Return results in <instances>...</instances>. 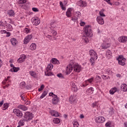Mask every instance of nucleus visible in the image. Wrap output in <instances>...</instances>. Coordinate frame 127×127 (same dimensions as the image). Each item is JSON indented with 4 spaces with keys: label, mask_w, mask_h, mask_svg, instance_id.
Returning <instances> with one entry per match:
<instances>
[{
    "label": "nucleus",
    "mask_w": 127,
    "mask_h": 127,
    "mask_svg": "<svg viewBox=\"0 0 127 127\" xmlns=\"http://www.w3.org/2000/svg\"><path fill=\"white\" fill-rule=\"evenodd\" d=\"M117 60H118L119 65H121V66H125V65H126L127 59H126V58H124V56L122 55L119 56Z\"/></svg>",
    "instance_id": "obj_1"
},
{
    "label": "nucleus",
    "mask_w": 127,
    "mask_h": 127,
    "mask_svg": "<svg viewBox=\"0 0 127 127\" xmlns=\"http://www.w3.org/2000/svg\"><path fill=\"white\" fill-rule=\"evenodd\" d=\"M32 113L27 112L24 114L23 121L24 122H28V121L32 120Z\"/></svg>",
    "instance_id": "obj_2"
},
{
    "label": "nucleus",
    "mask_w": 127,
    "mask_h": 127,
    "mask_svg": "<svg viewBox=\"0 0 127 127\" xmlns=\"http://www.w3.org/2000/svg\"><path fill=\"white\" fill-rule=\"evenodd\" d=\"M72 64V68L73 69V71H74V72H77V73H80V72L81 71V68H82L81 67V65H80L79 64Z\"/></svg>",
    "instance_id": "obj_3"
},
{
    "label": "nucleus",
    "mask_w": 127,
    "mask_h": 127,
    "mask_svg": "<svg viewBox=\"0 0 127 127\" xmlns=\"http://www.w3.org/2000/svg\"><path fill=\"white\" fill-rule=\"evenodd\" d=\"M96 124H103L106 121V119L103 116H99L95 119Z\"/></svg>",
    "instance_id": "obj_4"
},
{
    "label": "nucleus",
    "mask_w": 127,
    "mask_h": 127,
    "mask_svg": "<svg viewBox=\"0 0 127 127\" xmlns=\"http://www.w3.org/2000/svg\"><path fill=\"white\" fill-rule=\"evenodd\" d=\"M84 34L87 37H92V31L91 29L89 28V27H86L84 29Z\"/></svg>",
    "instance_id": "obj_5"
},
{
    "label": "nucleus",
    "mask_w": 127,
    "mask_h": 127,
    "mask_svg": "<svg viewBox=\"0 0 127 127\" xmlns=\"http://www.w3.org/2000/svg\"><path fill=\"white\" fill-rule=\"evenodd\" d=\"M13 113H14V114L16 115V116H17L18 118H22V116H23V114H22V112L20 111V110L17 109H13Z\"/></svg>",
    "instance_id": "obj_6"
},
{
    "label": "nucleus",
    "mask_w": 127,
    "mask_h": 127,
    "mask_svg": "<svg viewBox=\"0 0 127 127\" xmlns=\"http://www.w3.org/2000/svg\"><path fill=\"white\" fill-rule=\"evenodd\" d=\"M73 71V65L72 64H69L66 67L65 73L66 75H69L71 72Z\"/></svg>",
    "instance_id": "obj_7"
},
{
    "label": "nucleus",
    "mask_w": 127,
    "mask_h": 127,
    "mask_svg": "<svg viewBox=\"0 0 127 127\" xmlns=\"http://www.w3.org/2000/svg\"><path fill=\"white\" fill-rule=\"evenodd\" d=\"M89 54L90 55L91 58L92 59H97L98 55L95 51L91 50L89 51Z\"/></svg>",
    "instance_id": "obj_8"
},
{
    "label": "nucleus",
    "mask_w": 127,
    "mask_h": 127,
    "mask_svg": "<svg viewBox=\"0 0 127 127\" xmlns=\"http://www.w3.org/2000/svg\"><path fill=\"white\" fill-rule=\"evenodd\" d=\"M70 86L71 87V90L72 91V92H75V93H76V92H77L78 87H77V85L75 84V83H74V82H71L70 83Z\"/></svg>",
    "instance_id": "obj_9"
},
{
    "label": "nucleus",
    "mask_w": 127,
    "mask_h": 127,
    "mask_svg": "<svg viewBox=\"0 0 127 127\" xmlns=\"http://www.w3.org/2000/svg\"><path fill=\"white\" fill-rule=\"evenodd\" d=\"M32 23L33 24V25L37 26L38 24H39V23H40V21L38 18H32Z\"/></svg>",
    "instance_id": "obj_10"
},
{
    "label": "nucleus",
    "mask_w": 127,
    "mask_h": 127,
    "mask_svg": "<svg viewBox=\"0 0 127 127\" xmlns=\"http://www.w3.org/2000/svg\"><path fill=\"white\" fill-rule=\"evenodd\" d=\"M97 21L99 24L103 25L104 23H105V21H104V19L101 16H97Z\"/></svg>",
    "instance_id": "obj_11"
},
{
    "label": "nucleus",
    "mask_w": 127,
    "mask_h": 127,
    "mask_svg": "<svg viewBox=\"0 0 127 127\" xmlns=\"http://www.w3.org/2000/svg\"><path fill=\"white\" fill-rule=\"evenodd\" d=\"M26 58V56H25V55H22L20 56V58H19L17 60L18 63H22V62H24V61H25Z\"/></svg>",
    "instance_id": "obj_12"
},
{
    "label": "nucleus",
    "mask_w": 127,
    "mask_h": 127,
    "mask_svg": "<svg viewBox=\"0 0 127 127\" xmlns=\"http://www.w3.org/2000/svg\"><path fill=\"white\" fill-rule=\"evenodd\" d=\"M52 102L53 105H57V104L59 103V98H58V96H57V95L55 96V97L52 99Z\"/></svg>",
    "instance_id": "obj_13"
},
{
    "label": "nucleus",
    "mask_w": 127,
    "mask_h": 127,
    "mask_svg": "<svg viewBox=\"0 0 127 127\" xmlns=\"http://www.w3.org/2000/svg\"><path fill=\"white\" fill-rule=\"evenodd\" d=\"M77 4L78 6H80V7H85V6L87 5V3L85 1H83L82 0L78 1Z\"/></svg>",
    "instance_id": "obj_14"
},
{
    "label": "nucleus",
    "mask_w": 127,
    "mask_h": 127,
    "mask_svg": "<svg viewBox=\"0 0 127 127\" xmlns=\"http://www.w3.org/2000/svg\"><path fill=\"white\" fill-rule=\"evenodd\" d=\"M118 40H119V42L125 43V42H127V36L120 37L118 38Z\"/></svg>",
    "instance_id": "obj_15"
},
{
    "label": "nucleus",
    "mask_w": 127,
    "mask_h": 127,
    "mask_svg": "<svg viewBox=\"0 0 127 127\" xmlns=\"http://www.w3.org/2000/svg\"><path fill=\"white\" fill-rule=\"evenodd\" d=\"M50 114L53 117H59V113L57 111H55V110H51Z\"/></svg>",
    "instance_id": "obj_16"
},
{
    "label": "nucleus",
    "mask_w": 127,
    "mask_h": 127,
    "mask_svg": "<svg viewBox=\"0 0 127 127\" xmlns=\"http://www.w3.org/2000/svg\"><path fill=\"white\" fill-rule=\"evenodd\" d=\"M121 89L123 92H127V85L125 83L122 84L121 86Z\"/></svg>",
    "instance_id": "obj_17"
},
{
    "label": "nucleus",
    "mask_w": 127,
    "mask_h": 127,
    "mask_svg": "<svg viewBox=\"0 0 127 127\" xmlns=\"http://www.w3.org/2000/svg\"><path fill=\"white\" fill-rule=\"evenodd\" d=\"M18 109H20V110H22V111H27V107L23 105H19L17 106Z\"/></svg>",
    "instance_id": "obj_18"
},
{
    "label": "nucleus",
    "mask_w": 127,
    "mask_h": 127,
    "mask_svg": "<svg viewBox=\"0 0 127 127\" xmlns=\"http://www.w3.org/2000/svg\"><path fill=\"white\" fill-rule=\"evenodd\" d=\"M106 56L108 59L112 58V52L110 50H107L106 53Z\"/></svg>",
    "instance_id": "obj_19"
},
{
    "label": "nucleus",
    "mask_w": 127,
    "mask_h": 127,
    "mask_svg": "<svg viewBox=\"0 0 127 127\" xmlns=\"http://www.w3.org/2000/svg\"><path fill=\"white\" fill-rule=\"evenodd\" d=\"M87 95H92L94 93V89L93 87H90L86 90Z\"/></svg>",
    "instance_id": "obj_20"
},
{
    "label": "nucleus",
    "mask_w": 127,
    "mask_h": 127,
    "mask_svg": "<svg viewBox=\"0 0 127 127\" xmlns=\"http://www.w3.org/2000/svg\"><path fill=\"white\" fill-rule=\"evenodd\" d=\"M10 42L13 46L16 45L17 44V40H16V38H13L10 39Z\"/></svg>",
    "instance_id": "obj_21"
},
{
    "label": "nucleus",
    "mask_w": 127,
    "mask_h": 127,
    "mask_svg": "<svg viewBox=\"0 0 127 127\" xmlns=\"http://www.w3.org/2000/svg\"><path fill=\"white\" fill-rule=\"evenodd\" d=\"M93 81H94V77H91L85 80L86 86H88L89 85V83H90V84L92 83L93 82Z\"/></svg>",
    "instance_id": "obj_22"
},
{
    "label": "nucleus",
    "mask_w": 127,
    "mask_h": 127,
    "mask_svg": "<svg viewBox=\"0 0 127 127\" xmlns=\"http://www.w3.org/2000/svg\"><path fill=\"white\" fill-rule=\"evenodd\" d=\"M5 27L8 31H10L11 29H12V26L10 25V24H7L5 25Z\"/></svg>",
    "instance_id": "obj_23"
},
{
    "label": "nucleus",
    "mask_w": 127,
    "mask_h": 127,
    "mask_svg": "<svg viewBox=\"0 0 127 127\" xmlns=\"http://www.w3.org/2000/svg\"><path fill=\"white\" fill-rule=\"evenodd\" d=\"M110 44L103 43L102 45V49H107L110 47Z\"/></svg>",
    "instance_id": "obj_24"
},
{
    "label": "nucleus",
    "mask_w": 127,
    "mask_h": 127,
    "mask_svg": "<svg viewBox=\"0 0 127 127\" xmlns=\"http://www.w3.org/2000/svg\"><path fill=\"white\" fill-rule=\"evenodd\" d=\"M76 101V97L75 96H71L69 98V102L71 104H72V103H74Z\"/></svg>",
    "instance_id": "obj_25"
},
{
    "label": "nucleus",
    "mask_w": 127,
    "mask_h": 127,
    "mask_svg": "<svg viewBox=\"0 0 127 127\" xmlns=\"http://www.w3.org/2000/svg\"><path fill=\"white\" fill-rule=\"evenodd\" d=\"M7 14L8 16H14V11L13 10H9L7 11Z\"/></svg>",
    "instance_id": "obj_26"
},
{
    "label": "nucleus",
    "mask_w": 127,
    "mask_h": 127,
    "mask_svg": "<svg viewBox=\"0 0 127 127\" xmlns=\"http://www.w3.org/2000/svg\"><path fill=\"white\" fill-rule=\"evenodd\" d=\"M51 63H53V64H59V61H58L57 59L53 58L51 60Z\"/></svg>",
    "instance_id": "obj_27"
},
{
    "label": "nucleus",
    "mask_w": 127,
    "mask_h": 127,
    "mask_svg": "<svg viewBox=\"0 0 127 127\" xmlns=\"http://www.w3.org/2000/svg\"><path fill=\"white\" fill-rule=\"evenodd\" d=\"M19 70V67H16L15 66H13V68L10 69V72H17Z\"/></svg>",
    "instance_id": "obj_28"
},
{
    "label": "nucleus",
    "mask_w": 127,
    "mask_h": 127,
    "mask_svg": "<svg viewBox=\"0 0 127 127\" xmlns=\"http://www.w3.org/2000/svg\"><path fill=\"white\" fill-rule=\"evenodd\" d=\"M71 8H68L66 12V15L67 17H71L72 13H71Z\"/></svg>",
    "instance_id": "obj_29"
},
{
    "label": "nucleus",
    "mask_w": 127,
    "mask_h": 127,
    "mask_svg": "<svg viewBox=\"0 0 127 127\" xmlns=\"http://www.w3.org/2000/svg\"><path fill=\"white\" fill-rule=\"evenodd\" d=\"M95 79L96 81H97V83H101L102 82V77L98 75H96Z\"/></svg>",
    "instance_id": "obj_30"
},
{
    "label": "nucleus",
    "mask_w": 127,
    "mask_h": 127,
    "mask_svg": "<svg viewBox=\"0 0 127 127\" xmlns=\"http://www.w3.org/2000/svg\"><path fill=\"white\" fill-rule=\"evenodd\" d=\"M29 74L32 76V77H33V78H36V77H37V74L33 71H30Z\"/></svg>",
    "instance_id": "obj_31"
},
{
    "label": "nucleus",
    "mask_w": 127,
    "mask_h": 127,
    "mask_svg": "<svg viewBox=\"0 0 127 127\" xmlns=\"http://www.w3.org/2000/svg\"><path fill=\"white\" fill-rule=\"evenodd\" d=\"M30 49L32 51L35 50L36 49V44L32 43L30 46Z\"/></svg>",
    "instance_id": "obj_32"
},
{
    "label": "nucleus",
    "mask_w": 127,
    "mask_h": 127,
    "mask_svg": "<svg viewBox=\"0 0 127 127\" xmlns=\"http://www.w3.org/2000/svg\"><path fill=\"white\" fill-rule=\"evenodd\" d=\"M105 11V9H102L100 11H99V16H101V17H104L106 16V15L104 14V12Z\"/></svg>",
    "instance_id": "obj_33"
},
{
    "label": "nucleus",
    "mask_w": 127,
    "mask_h": 127,
    "mask_svg": "<svg viewBox=\"0 0 127 127\" xmlns=\"http://www.w3.org/2000/svg\"><path fill=\"white\" fill-rule=\"evenodd\" d=\"M116 92H117V88L114 87L110 90L109 93L111 95H114Z\"/></svg>",
    "instance_id": "obj_34"
},
{
    "label": "nucleus",
    "mask_w": 127,
    "mask_h": 127,
    "mask_svg": "<svg viewBox=\"0 0 127 127\" xmlns=\"http://www.w3.org/2000/svg\"><path fill=\"white\" fill-rule=\"evenodd\" d=\"M56 27V23L55 22H52L51 23V27L50 28L51 29H54Z\"/></svg>",
    "instance_id": "obj_35"
},
{
    "label": "nucleus",
    "mask_w": 127,
    "mask_h": 127,
    "mask_svg": "<svg viewBox=\"0 0 127 127\" xmlns=\"http://www.w3.org/2000/svg\"><path fill=\"white\" fill-rule=\"evenodd\" d=\"M48 92L46 90L44 91L42 95L40 96V99H43V98H44V97H45L46 96H47V94H48Z\"/></svg>",
    "instance_id": "obj_36"
},
{
    "label": "nucleus",
    "mask_w": 127,
    "mask_h": 127,
    "mask_svg": "<svg viewBox=\"0 0 127 127\" xmlns=\"http://www.w3.org/2000/svg\"><path fill=\"white\" fill-rule=\"evenodd\" d=\"M106 74H108V75H112V74H113V70H112V69L111 68H108L106 70Z\"/></svg>",
    "instance_id": "obj_37"
},
{
    "label": "nucleus",
    "mask_w": 127,
    "mask_h": 127,
    "mask_svg": "<svg viewBox=\"0 0 127 127\" xmlns=\"http://www.w3.org/2000/svg\"><path fill=\"white\" fill-rule=\"evenodd\" d=\"M53 123L54 124H60V120L59 118H55L53 120Z\"/></svg>",
    "instance_id": "obj_38"
},
{
    "label": "nucleus",
    "mask_w": 127,
    "mask_h": 127,
    "mask_svg": "<svg viewBox=\"0 0 127 127\" xmlns=\"http://www.w3.org/2000/svg\"><path fill=\"white\" fill-rule=\"evenodd\" d=\"M1 33H6V37H9V36H10V33L7 32L5 30H1Z\"/></svg>",
    "instance_id": "obj_39"
},
{
    "label": "nucleus",
    "mask_w": 127,
    "mask_h": 127,
    "mask_svg": "<svg viewBox=\"0 0 127 127\" xmlns=\"http://www.w3.org/2000/svg\"><path fill=\"white\" fill-rule=\"evenodd\" d=\"M51 33L53 36H56V35H57V32L55 30L52 29L51 30Z\"/></svg>",
    "instance_id": "obj_40"
},
{
    "label": "nucleus",
    "mask_w": 127,
    "mask_h": 127,
    "mask_svg": "<svg viewBox=\"0 0 127 127\" xmlns=\"http://www.w3.org/2000/svg\"><path fill=\"white\" fill-rule=\"evenodd\" d=\"M95 60H97V59L92 58L90 59V62L91 63L92 66H94V65H95Z\"/></svg>",
    "instance_id": "obj_41"
},
{
    "label": "nucleus",
    "mask_w": 127,
    "mask_h": 127,
    "mask_svg": "<svg viewBox=\"0 0 127 127\" xmlns=\"http://www.w3.org/2000/svg\"><path fill=\"white\" fill-rule=\"evenodd\" d=\"M7 108H8V104H7V103H4L2 107V110H3L4 111V110H6V109H7Z\"/></svg>",
    "instance_id": "obj_42"
},
{
    "label": "nucleus",
    "mask_w": 127,
    "mask_h": 127,
    "mask_svg": "<svg viewBox=\"0 0 127 127\" xmlns=\"http://www.w3.org/2000/svg\"><path fill=\"white\" fill-rule=\"evenodd\" d=\"M26 2V0H19L18 1V3L19 4H22L23 3H25Z\"/></svg>",
    "instance_id": "obj_43"
},
{
    "label": "nucleus",
    "mask_w": 127,
    "mask_h": 127,
    "mask_svg": "<svg viewBox=\"0 0 127 127\" xmlns=\"http://www.w3.org/2000/svg\"><path fill=\"white\" fill-rule=\"evenodd\" d=\"M20 88H25V82L23 81L20 83Z\"/></svg>",
    "instance_id": "obj_44"
},
{
    "label": "nucleus",
    "mask_w": 127,
    "mask_h": 127,
    "mask_svg": "<svg viewBox=\"0 0 127 127\" xmlns=\"http://www.w3.org/2000/svg\"><path fill=\"white\" fill-rule=\"evenodd\" d=\"M48 69H49V70H52V69H53V64H49Z\"/></svg>",
    "instance_id": "obj_45"
},
{
    "label": "nucleus",
    "mask_w": 127,
    "mask_h": 127,
    "mask_svg": "<svg viewBox=\"0 0 127 127\" xmlns=\"http://www.w3.org/2000/svg\"><path fill=\"white\" fill-rule=\"evenodd\" d=\"M30 40H29L26 37L24 39V44H27V43H28V42H29Z\"/></svg>",
    "instance_id": "obj_46"
},
{
    "label": "nucleus",
    "mask_w": 127,
    "mask_h": 127,
    "mask_svg": "<svg viewBox=\"0 0 127 127\" xmlns=\"http://www.w3.org/2000/svg\"><path fill=\"white\" fill-rule=\"evenodd\" d=\"M44 89V85L42 84L41 85L40 88L38 89L39 92H41Z\"/></svg>",
    "instance_id": "obj_47"
},
{
    "label": "nucleus",
    "mask_w": 127,
    "mask_h": 127,
    "mask_svg": "<svg viewBox=\"0 0 127 127\" xmlns=\"http://www.w3.org/2000/svg\"><path fill=\"white\" fill-rule=\"evenodd\" d=\"M79 123L77 122H74L73 123V127H79Z\"/></svg>",
    "instance_id": "obj_48"
},
{
    "label": "nucleus",
    "mask_w": 127,
    "mask_h": 127,
    "mask_svg": "<svg viewBox=\"0 0 127 127\" xmlns=\"http://www.w3.org/2000/svg\"><path fill=\"white\" fill-rule=\"evenodd\" d=\"M45 75L46 76H51V75H52V73L49 72L47 71V72H45Z\"/></svg>",
    "instance_id": "obj_49"
},
{
    "label": "nucleus",
    "mask_w": 127,
    "mask_h": 127,
    "mask_svg": "<svg viewBox=\"0 0 127 127\" xmlns=\"http://www.w3.org/2000/svg\"><path fill=\"white\" fill-rule=\"evenodd\" d=\"M23 122H24V120H23L22 121H20L19 122V123H18L19 126H23V125H24V124H23V123H24Z\"/></svg>",
    "instance_id": "obj_50"
},
{
    "label": "nucleus",
    "mask_w": 127,
    "mask_h": 127,
    "mask_svg": "<svg viewBox=\"0 0 127 127\" xmlns=\"http://www.w3.org/2000/svg\"><path fill=\"white\" fill-rule=\"evenodd\" d=\"M111 125H112V124L110 122H107L106 124H105V126L106 127H111Z\"/></svg>",
    "instance_id": "obj_51"
},
{
    "label": "nucleus",
    "mask_w": 127,
    "mask_h": 127,
    "mask_svg": "<svg viewBox=\"0 0 127 127\" xmlns=\"http://www.w3.org/2000/svg\"><path fill=\"white\" fill-rule=\"evenodd\" d=\"M75 13L76 14V15L77 16V17H78V16H81V12L79 11H77L76 12H75Z\"/></svg>",
    "instance_id": "obj_52"
},
{
    "label": "nucleus",
    "mask_w": 127,
    "mask_h": 127,
    "mask_svg": "<svg viewBox=\"0 0 127 127\" xmlns=\"http://www.w3.org/2000/svg\"><path fill=\"white\" fill-rule=\"evenodd\" d=\"M57 76L59 77V78H64V76L62 74V73L58 74Z\"/></svg>",
    "instance_id": "obj_53"
},
{
    "label": "nucleus",
    "mask_w": 127,
    "mask_h": 127,
    "mask_svg": "<svg viewBox=\"0 0 127 127\" xmlns=\"http://www.w3.org/2000/svg\"><path fill=\"white\" fill-rule=\"evenodd\" d=\"M98 105V102H94L92 104V107L95 108Z\"/></svg>",
    "instance_id": "obj_54"
},
{
    "label": "nucleus",
    "mask_w": 127,
    "mask_h": 127,
    "mask_svg": "<svg viewBox=\"0 0 127 127\" xmlns=\"http://www.w3.org/2000/svg\"><path fill=\"white\" fill-rule=\"evenodd\" d=\"M49 96H50V97H53V98L55 97V96H57L55 94H54L53 92H51L49 93Z\"/></svg>",
    "instance_id": "obj_55"
},
{
    "label": "nucleus",
    "mask_w": 127,
    "mask_h": 127,
    "mask_svg": "<svg viewBox=\"0 0 127 127\" xmlns=\"http://www.w3.org/2000/svg\"><path fill=\"white\" fill-rule=\"evenodd\" d=\"M33 11H35V12H37V11H39V10L37 8L33 7L32 8Z\"/></svg>",
    "instance_id": "obj_56"
},
{
    "label": "nucleus",
    "mask_w": 127,
    "mask_h": 127,
    "mask_svg": "<svg viewBox=\"0 0 127 127\" xmlns=\"http://www.w3.org/2000/svg\"><path fill=\"white\" fill-rule=\"evenodd\" d=\"M26 37H27L29 40H31V38H32V35H29Z\"/></svg>",
    "instance_id": "obj_57"
},
{
    "label": "nucleus",
    "mask_w": 127,
    "mask_h": 127,
    "mask_svg": "<svg viewBox=\"0 0 127 127\" xmlns=\"http://www.w3.org/2000/svg\"><path fill=\"white\" fill-rule=\"evenodd\" d=\"M102 79H103V80H107V76L105 74H103L101 76Z\"/></svg>",
    "instance_id": "obj_58"
},
{
    "label": "nucleus",
    "mask_w": 127,
    "mask_h": 127,
    "mask_svg": "<svg viewBox=\"0 0 127 127\" xmlns=\"http://www.w3.org/2000/svg\"><path fill=\"white\" fill-rule=\"evenodd\" d=\"M24 32L25 33H28L29 32V29H28L27 28H25L24 29Z\"/></svg>",
    "instance_id": "obj_59"
},
{
    "label": "nucleus",
    "mask_w": 127,
    "mask_h": 127,
    "mask_svg": "<svg viewBox=\"0 0 127 127\" xmlns=\"http://www.w3.org/2000/svg\"><path fill=\"white\" fill-rule=\"evenodd\" d=\"M105 1H106L107 2V3H108L109 4H110V5H112V4H113L110 2L111 0H105Z\"/></svg>",
    "instance_id": "obj_60"
},
{
    "label": "nucleus",
    "mask_w": 127,
    "mask_h": 127,
    "mask_svg": "<svg viewBox=\"0 0 127 127\" xmlns=\"http://www.w3.org/2000/svg\"><path fill=\"white\" fill-rule=\"evenodd\" d=\"M85 24L86 23H85L84 22H81L80 23V26H84V25H85Z\"/></svg>",
    "instance_id": "obj_61"
},
{
    "label": "nucleus",
    "mask_w": 127,
    "mask_h": 127,
    "mask_svg": "<svg viewBox=\"0 0 127 127\" xmlns=\"http://www.w3.org/2000/svg\"><path fill=\"white\" fill-rule=\"evenodd\" d=\"M6 82H7V79H5L2 82V84H3V85H5Z\"/></svg>",
    "instance_id": "obj_62"
},
{
    "label": "nucleus",
    "mask_w": 127,
    "mask_h": 127,
    "mask_svg": "<svg viewBox=\"0 0 127 127\" xmlns=\"http://www.w3.org/2000/svg\"><path fill=\"white\" fill-rule=\"evenodd\" d=\"M84 41H85V43H88L89 42V40L88 39V38H85L84 39Z\"/></svg>",
    "instance_id": "obj_63"
},
{
    "label": "nucleus",
    "mask_w": 127,
    "mask_h": 127,
    "mask_svg": "<svg viewBox=\"0 0 127 127\" xmlns=\"http://www.w3.org/2000/svg\"><path fill=\"white\" fill-rule=\"evenodd\" d=\"M77 19H78V17L76 18H71V20H72V21H75V20H77Z\"/></svg>",
    "instance_id": "obj_64"
}]
</instances>
